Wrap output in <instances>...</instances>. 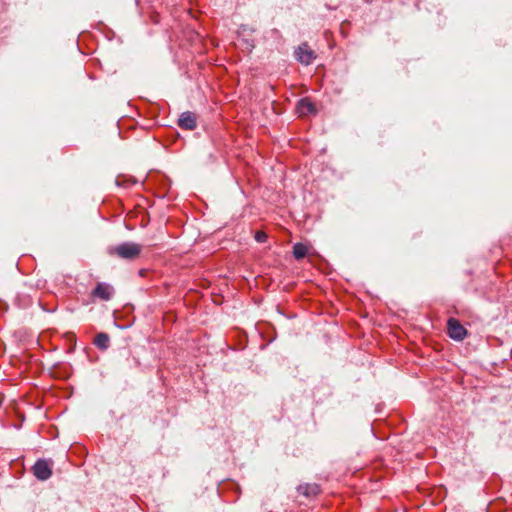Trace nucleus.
<instances>
[{
	"mask_svg": "<svg viewBox=\"0 0 512 512\" xmlns=\"http://www.w3.org/2000/svg\"><path fill=\"white\" fill-rule=\"evenodd\" d=\"M308 252L307 246L302 243H296L293 246V256L295 259H303Z\"/></svg>",
	"mask_w": 512,
	"mask_h": 512,
	"instance_id": "10",
	"label": "nucleus"
},
{
	"mask_svg": "<svg viewBox=\"0 0 512 512\" xmlns=\"http://www.w3.org/2000/svg\"><path fill=\"white\" fill-rule=\"evenodd\" d=\"M115 293V290L112 285L104 282H100L96 285V287L92 290V296L95 298H99L103 301H109Z\"/></svg>",
	"mask_w": 512,
	"mask_h": 512,
	"instance_id": "5",
	"label": "nucleus"
},
{
	"mask_svg": "<svg viewBox=\"0 0 512 512\" xmlns=\"http://www.w3.org/2000/svg\"><path fill=\"white\" fill-rule=\"evenodd\" d=\"M295 58L303 65H310L316 58L315 52L307 43L300 44L294 52Z\"/></svg>",
	"mask_w": 512,
	"mask_h": 512,
	"instance_id": "3",
	"label": "nucleus"
},
{
	"mask_svg": "<svg viewBox=\"0 0 512 512\" xmlns=\"http://www.w3.org/2000/svg\"><path fill=\"white\" fill-rule=\"evenodd\" d=\"M254 238L257 242L263 243L267 240V234L263 231H256Z\"/></svg>",
	"mask_w": 512,
	"mask_h": 512,
	"instance_id": "11",
	"label": "nucleus"
},
{
	"mask_svg": "<svg viewBox=\"0 0 512 512\" xmlns=\"http://www.w3.org/2000/svg\"><path fill=\"white\" fill-rule=\"evenodd\" d=\"M178 125L185 130H194L197 127L196 114L190 111L183 112L178 119Z\"/></svg>",
	"mask_w": 512,
	"mask_h": 512,
	"instance_id": "6",
	"label": "nucleus"
},
{
	"mask_svg": "<svg viewBox=\"0 0 512 512\" xmlns=\"http://www.w3.org/2000/svg\"><path fill=\"white\" fill-rule=\"evenodd\" d=\"M65 337H66V341H67V340H71V339H72V337L70 336V334H69V333H67V332H66V334H65Z\"/></svg>",
	"mask_w": 512,
	"mask_h": 512,
	"instance_id": "12",
	"label": "nucleus"
},
{
	"mask_svg": "<svg viewBox=\"0 0 512 512\" xmlns=\"http://www.w3.org/2000/svg\"><path fill=\"white\" fill-rule=\"evenodd\" d=\"M447 328H448V335L456 341L463 340L467 335V330L455 318H450L448 320Z\"/></svg>",
	"mask_w": 512,
	"mask_h": 512,
	"instance_id": "4",
	"label": "nucleus"
},
{
	"mask_svg": "<svg viewBox=\"0 0 512 512\" xmlns=\"http://www.w3.org/2000/svg\"><path fill=\"white\" fill-rule=\"evenodd\" d=\"M53 462L47 459H38L32 466L33 475L40 481H45L52 475Z\"/></svg>",
	"mask_w": 512,
	"mask_h": 512,
	"instance_id": "2",
	"label": "nucleus"
},
{
	"mask_svg": "<svg viewBox=\"0 0 512 512\" xmlns=\"http://www.w3.org/2000/svg\"><path fill=\"white\" fill-rule=\"evenodd\" d=\"M298 492L306 497L316 496L320 492V487L317 484H303L298 486Z\"/></svg>",
	"mask_w": 512,
	"mask_h": 512,
	"instance_id": "8",
	"label": "nucleus"
},
{
	"mask_svg": "<svg viewBox=\"0 0 512 512\" xmlns=\"http://www.w3.org/2000/svg\"><path fill=\"white\" fill-rule=\"evenodd\" d=\"M143 250V246L135 242H123L115 246H110L107 253L112 257H117L127 261L137 259Z\"/></svg>",
	"mask_w": 512,
	"mask_h": 512,
	"instance_id": "1",
	"label": "nucleus"
},
{
	"mask_svg": "<svg viewBox=\"0 0 512 512\" xmlns=\"http://www.w3.org/2000/svg\"><path fill=\"white\" fill-rule=\"evenodd\" d=\"M316 109L314 104L307 98L299 100L297 104V112L300 116H306L308 114L315 113Z\"/></svg>",
	"mask_w": 512,
	"mask_h": 512,
	"instance_id": "7",
	"label": "nucleus"
},
{
	"mask_svg": "<svg viewBox=\"0 0 512 512\" xmlns=\"http://www.w3.org/2000/svg\"><path fill=\"white\" fill-rule=\"evenodd\" d=\"M110 338L106 333H98L95 336L94 344L101 350H106L109 346Z\"/></svg>",
	"mask_w": 512,
	"mask_h": 512,
	"instance_id": "9",
	"label": "nucleus"
}]
</instances>
